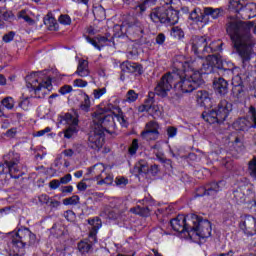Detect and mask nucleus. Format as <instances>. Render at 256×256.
Masks as SVG:
<instances>
[{
	"label": "nucleus",
	"mask_w": 256,
	"mask_h": 256,
	"mask_svg": "<svg viewBox=\"0 0 256 256\" xmlns=\"http://www.w3.org/2000/svg\"><path fill=\"white\" fill-rule=\"evenodd\" d=\"M174 66L181 69L184 79L188 81H197V79H200L201 83L197 86V89L205 83L203 75L218 73V75H222L223 77H229V75H235V71L239 69L230 60H223L217 54L208 55L206 60L202 62L200 70L195 60H185L183 56H177L174 59Z\"/></svg>",
	"instance_id": "nucleus-1"
},
{
	"label": "nucleus",
	"mask_w": 256,
	"mask_h": 256,
	"mask_svg": "<svg viewBox=\"0 0 256 256\" xmlns=\"http://www.w3.org/2000/svg\"><path fill=\"white\" fill-rule=\"evenodd\" d=\"M201 85V79L186 80L183 70L180 67L174 68L171 72H167L162 76L154 92H149L144 104L140 106L141 112L151 113L155 109V95L158 97H167L169 91L174 88L177 93H193L197 87Z\"/></svg>",
	"instance_id": "nucleus-2"
},
{
	"label": "nucleus",
	"mask_w": 256,
	"mask_h": 256,
	"mask_svg": "<svg viewBox=\"0 0 256 256\" xmlns=\"http://www.w3.org/2000/svg\"><path fill=\"white\" fill-rule=\"evenodd\" d=\"M253 22L230 21L226 24V33L230 37L235 53L242 61V67L251 63L253 42L251 41Z\"/></svg>",
	"instance_id": "nucleus-3"
},
{
	"label": "nucleus",
	"mask_w": 256,
	"mask_h": 256,
	"mask_svg": "<svg viewBox=\"0 0 256 256\" xmlns=\"http://www.w3.org/2000/svg\"><path fill=\"white\" fill-rule=\"evenodd\" d=\"M170 226L176 233L185 235L190 239H193L194 235L199 239H209L213 232L211 221L195 213L179 214L176 218L170 220Z\"/></svg>",
	"instance_id": "nucleus-4"
},
{
	"label": "nucleus",
	"mask_w": 256,
	"mask_h": 256,
	"mask_svg": "<svg viewBox=\"0 0 256 256\" xmlns=\"http://www.w3.org/2000/svg\"><path fill=\"white\" fill-rule=\"evenodd\" d=\"M94 129L89 133L88 146L94 151H101L105 143V133L113 135L115 131V116L114 112L108 114H97L95 113Z\"/></svg>",
	"instance_id": "nucleus-5"
},
{
	"label": "nucleus",
	"mask_w": 256,
	"mask_h": 256,
	"mask_svg": "<svg viewBox=\"0 0 256 256\" xmlns=\"http://www.w3.org/2000/svg\"><path fill=\"white\" fill-rule=\"evenodd\" d=\"M162 6L153 8L149 14L150 21L155 25H177L179 23V10H175L173 0H160Z\"/></svg>",
	"instance_id": "nucleus-6"
},
{
	"label": "nucleus",
	"mask_w": 256,
	"mask_h": 256,
	"mask_svg": "<svg viewBox=\"0 0 256 256\" xmlns=\"http://www.w3.org/2000/svg\"><path fill=\"white\" fill-rule=\"evenodd\" d=\"M11 243L14 254L10 256H23L25 255V246L37 247L39 240H37V235L31 232V229L21 226L15 234V237L12 238Z\"/></svg>",
	"instance_id": "nucleus-7"
},
{
	"label": "nucleus",
	"mask_w": 256,
	"mask_h": 256,
	"mask_svg": "<svg viewBox=\"0 0 256 256\" xmlns=\"http://www.w3.org/2000/svg\"><path fill=\"white\" fill-rule=\"evenodd\" d=\"M231 111H233V104L227 100H221L214 108L204 111L201 117L209 125H223Z\"/></svg>",
	"instance_id": "nucleus-8"
},
{
	"label": "nucleus",
	"mask_w": 256,
	"mask_h": 256,
	"mask_svg": "<svg viewBox=\"0 0 256 256\" xmlns=\"http://www.w3.org/2000/svg\"><path fill=\"white\" fill-rule=\"evenodd\" d=\"M246 0H230L228 9L231 13L239 15L240 19L249 21L256 17V3L250 2L245 4Z\"/></svg>",
	"instance_id": "nucleus-9"
},
{
	"label": "nucleus",
	"mask_w": 256,
	"mask_h": 256,
	"mask_svg": "<svg viewBox=\"0 0 256 256\" xmlns=\"http://www.w3.org/2000/svg\"><path fill=\"white\" fill-rule=\"evenodd\" d=\"M226 185L227 181L225 180L209 182L205 186L196 188L194 199H197V197H216L217 193L223 191Z\"/></svg>",
	"instance_id": "nucleus-10"
},
{
	"label": "nucleus",
	"mask_w": 256,
	"mask_h": 256,
	"mask_svg": "<svg viewBox=\"0 0 256 256\" xmlns=\"http://www.w3.org/2000/svg\"><path fill=\"white\" fill-rule=\"evenodd\" d=\"M4 165L8 169L9 175L12 179H20L23 177V172L19 170V163L21 161V155L17 152H9L4 156Z\"/></svg>",
	"instance_id": "nucleus-11"
},
{
	"label": "nucleus",
	"mask_w": 256,
	"mask_h": 256,
	"mask_svg": "<svg viewBox=\"0 0 256 256\" xmlns=\"http://www.w3.org/2000/svg\"><path fill=\"white\" fill-rule=\"evenodd\" d=\"M250 197H255V191H253V186L249 184H240L232 192V200L237 205H243L249 203Z\"/></svg>",
	"instance_id": "nucleus-12"
},
{
	"label": "nucleus",
	"mask_w": 256,
	"mask_h": 256,
	"mask_svg": "<svg viewBox=\"0 0 256 256\" xmlns=\"http://www.w3.org/2000/svg\"><path fill=\"white\" fill-rule=\"evenodd\" d=\"M27 87L30 91H34L36 99H41L42 91L45 89L51 91V87H53V78L51 76H48L45 80L33 78L32 83H28Z\"/></svg>",
	"instance_id": "nucleus-13"
},
{
	"label": "nucleus",
	"mask_w": 256,
	"mask_h": 256,
	"mask_svg": "<svg viewBox=\"0 0 256 256\" xmlns=\"http://www.w3.org/2000/svg\"><path fill=\"white\" fill-rule=\"evenodd\" d=\"M243 233L247 235V237H253L256 235V218L252 215H245L241 217V221L239 224Z\"/></svg>",
	"instance_id": "nucleus-14"
},
{
	"label": "nucleus",
	"mask_w": 256,
	"mask_h": 256,
	"mask_svg": "<svg viewBox=\"0 0 256 256\" xmlns=\"http://www.w3.org/2000/svg\"><path fill=\"white\" fill-rule=\"evenodd\" d=\"M191 41L193 53L197 55V57H200V59H203L202 55L207 53V38L205 36H194Z\"/></svg>",
	"instance_id": "nucleus-15"
},
{
	"label": "nucleus",
	"mask_w": 256,
	"mask_h": 256,
	"mask_svg": "<svg viewBox=\"0 0 256 256\" xmlns=\"http://www.w3.org/2000/svg\"><path fill=\"white\" fill-rule=\"evenodd\" d=\"M141 137L147 141H156V139H159V123L155 121L146 123V129L141 132Z\"/></svg>",
	"instance_id": "nucleus-16"
},
{
	"label": "nucleus",
	"mask_w": 256,
	"mask_h": 256,
	"mask_svg": "<svg viewBox=\"0 0 256 256\" xmlns=\"http://www.w3.org/2000/svg\"><path fill=\"white\" fill-rule=\"evenodd\" d=\"M120 69L122 73H131L135 77H141L145 70L143 69V64L137 62L125 61L120 64Z\"/></svg>",
	"instance_id": "nucleus-17"
},
{
	"label": "nucleus",
	"mask_w": 256,
	"mask_h": 256,
	"mask_svg": "<svg viewBox=\"0 0 256 256\" xmlns=\"http://www.w3.org/2000/svg\"><path fill=\"white\" fill-rule=\"evenodd\" d=\"M88 225L91 226L89 229L88 238L91 239L92 243H97V233L99 229L103 227V222L99 216H95L86 220Z\"/></svg>",
	"instance_id": "nucleus-18"
},
{
	"label": "nucleus",
	"mask_w": 256,
	"mask_h": 256,
	"mask_svg": "<svg viewBox=\"0 0 256 256\" xmlns=\"http://www.w3.org/2000/svg\"><path fill=\"white\" fill-rule=\"evenodd\" d=\"M213 89L216 95H220V97H225V95L229 93V81L221 76L215 77L213 80Z\"/></svg>",
	"instance_id": "nucleus-19"
},
{
	"label": "nucleus",
	"mask_w": 256,
	"mask_h": 256,
	"mask_svg": "<svg viewBox=\"0 0 256 256\" xmlns=\"http://www.w3.org/2000/svg\"><path fill=\"white\" fill-rule=\"evenodd\" d=\"M189 19L194 25H199L201 23L203 27V25L207 24V19H205V10L203 11L199 7L192 10L189 15Z\"/></svg>",
	"instance_id": "nucleus-20"
},
{
	"label": "nucleus",
	"mask_w": 256,
	"mask_h": 256,
	"mask_svg": "<svg viewBox=\"0 0 256 256\" xmlns=\"http://www.w3.org/2000/svg\"><path fill=\"white\" fill-rule=\"evenodd\" d=\"M204 15L207 23V20L209 19L207 17H211L212 19H219V17H223V15H225V10L223 8L206 7L204 8Z\"/></svg>",
	"instance_id": "nucleus-21"
},
{
	"label": "nucleus",
	"mask_w": 256,
	"mask_h": 256,
	"mask_svg": "<svg viewBox=\"0 0 256 256\" xmlns=\"http://www.w3.org/2000/svg\"><path fill=\"white\" fill-rule=\"evenodd\" d=\"M58 121L61 125H79V118L73 116V114L67 112L58 117Z\"/></svg>",
	"instance_id": "nucleus-22"
},
{
	"label": "nucleus",
	"mask_w": 256,
	"mask_h": 256,
	"mask_svg": "<svg viewBox=\"0 0 256 256\" xmlns=\"http://www.w3.org/2000/svg\"><path fill=\"white\" fill-rule=\"evenodd\" d=\"M89 73V61L80 59L75 75H78L79 77H89Z\"/></svg>",
	"instance_id": "nucleus-23"
},
{
	"label": "nucleus",
	"mask_w": 256,
	"mask_h": 256,
	"mask_svg": "<svg viewBox=\"0 0 256 256\" xmlns=\"http://www.w3.org/2000/svg\"><path fill=\"white\" fill-rule=\"evenodd\" d=\"M44 25H46L48 31H59V23L57 19L53 17V14L48 13L43 19Z\"/></svg>",
	"instance_id": "nucleus-24"
},
{
	"label": "nucleus",
	"mask_w": 256,
	"mask_h": 256,
	"mask_svg": "<svg viewBox=\"0 0 256 256\" xmlns=\"http://www.w3.org/2000/svg\"><path fill=\"white\" fill-rule=\"evenodd\" d=\"M1 107L7 109L8 111H13L15 109V99L11 96H6L0 102V117H3V111H1Z\"/></svg>",
	"instance_id": "nucleus-25"
},
{
	"label": "nucleus",
	"mask_w": 256,
	"mask_h": 256,
	"mask_svg": "<svg viewBox=\"0 0 256 256\" xmlns=\"http://www.w3.org/2000/svg\"><path fill=\"white\" fill-rule=\"evenodd\" d=\"M233 128L236 131H243V132H247V131H249V129H252L250 124H249V121L247 120L246 117L239 118L238 120H236L233 123Z\"/></svg>",
	"instance_id": "nucleus-26"
},
{
	"label": "nucleus",
	"mask_w": 256,
	"mask_h": 256,
	"mask_svg": "<svg viewBox=\"0 0 256 256\" xmlns=\"http://www.w3.org/2000/svg\"><path fill=\"white\" fill-rule=\"evenodd\" d=\"M246 120L250 125L251 129H256V108L255 106H250L246 114Z\"/></svg>",
	"instance_id": "nucleus-27"
},
{
	"label": "nucleus",
	"mask_w": 256,
	"mask_h": 256,
	"mask_svg": "<svg viewBox=\"0 0 256 256\" xmlns=\"http://www.w3.org/2000/svg\"><path fill=\"white\" fill-rule=\"evenodd\" d=\"M223 51V42L221 40L211 42L207 48L206 53H221Z\"/></svg>",
	"instance_id": "nucleus-28"
},
{
	"label": "nucleus",
	"mask_w": 256,
	"mask_h": 256,
	"mask_svg": "<svg viewBox=\"0 0 256 256\" xmlns=\"http://www.w3.org/2000/svg\"><path fill=\"white\" fill-rule=\"evenodd\" d=\"M170 36L176 41H183L185 39V31L179 26H173L170 30Z\"/></svg>",
	"instance_id": "nucleus-29"
},
{
	"label": "nucleus",
	"mask_w": 256,
	"mask_h": 256,
	"mask_svg": "<svg viewBox=\"0 0 256 256\" xmlns=\"http://www.w3.org/2000/svg\"><path fill=\"white\" fill-rule=\"evenodd\" d=\"M211 101V98H209V93L207 91H198L197 93V102L200 103L202 107H207V103Z\"/></svg>",
	"instance_id": "nucleus-30"
},
{
	"label": "nucleus",
	"mask_w": 256,
	"mask_h": 256,
	"mask_svg": "<svg viewBox=\"0 0 256 256\" xmlns=\"http://www.w3.org/2000/svg\"><path fill=\"white\" fill-rule=\"evenodd\" d=\"M78 251H80V253L85 254V253H89V251H91V249H93V244L89 243L88 239L85 240H81L78 243Z\"/></svg>",
	"instance_id": "nucleus-31"
},
{
	"label": "nucleus",
	"mask_w": 256,
	"mask_h": 256,
	"mask_svg": "<svg viewBox=\"0 0 256 256\" xmlns=\"http://www.w3.org/2000/svg\"><path fill=\"white\" fill-rule=\"evenodd\" d=\"M78 125H71L63 131L64 139H73L79 133Z\"/></svg>",
	"instance_id": "nucleus-32"
},
{
	"label": "nucleus",
	"mask_w": 256,
	"mask_h": 256,
	"mask_svg": "<svg viewBox=\"0 0 256 256\" xmlns=\"http://www.w3.org/2000/svg\"><path fill=\"white\" fill-rule=\"evenodd\" d=\"M106 219L109 221H117L121 217V211L114 210L113 208L105 211Z\"/></svg>",
	"instance_id": "nucleus-33"
},
{
	"label": "nucleus",
	"mask_w": 256,
	"mask_h": 256,
	"mask_svg": "<svg viewBox=\"0 0 256 256\" xmlns=\"http://www.w3.org/2000/svg\"><path fill=\"white\" fill-rule=\"evenodd\" d=\"M147 171H149V166L141 162L134 166V173H138V175H147Z\"/></svg>",
	"instance_id": "nucleus-34"
},
{
	"label": "nucleus",
	"mask_w": 256,
	"mask_h": 256,
	"mask_svg": "<svg viewBox=\"0 0 256 256\" xmlns=\"http://www.w3.org/2000/svg\"><path fill=\"white\" fill-rule=\"evenodd\" d=\"M80 109L86 113H89L91 109V98L89 95L84 94V101L80 104Z\"/></svg>",
	"instance_id": "nucleus-35"
},
{
	"label": "nucleus",
	"mask_w": 256,
	"mask_h": 256,
	"mask_svg": "<svg viewBox=\"0 0 256 256\" xmlns=\"http://www.w3.org/2000/svg\"><path fill=\"white\" fill-rule=\"evenodd\" d=\"M130 31H133V33L136 34L137 37H143V35H145V29L141 24H134L130 26Z\"/></svg>",
	"instance_id": "nucleus-36"
},
{
	"label": "nucleus",
	"mask_w": 256,
	"mask_h": 256,
	"mask_svg": "<svg viewBox=\"0 0 256 256\" xmlns=\"http://www.w3.org/2000/svg\"><path fill=\"white\" fill-rule=\"evenodd\" d=\"M110 207L115 211H121V209H123V199H120V198L113 199L112 201H110Z\"/></svg>",
	"instance_id": "nucleus-37"
},
{
	"label": "nucleus",
	"mask_w": 256,
	"mask_h": 256,
	"mask_svg": "<svg viewBox=\"0 0 256 256\" xmlns=\"http://www.w3.org/2000/svg\"><path fill=\"white\" fill-rule=\"evenodd\" d=\"M96 39L98 41V45L101 47V51L103 50V47L107 45V43L113 42V37L109 39L107 36L97 35Z\"/></svg>",
	"instance_id": "nucleus-38"
},
{
	"label": "nucleus",
	"mask_w": 256,
	"mask_h": 256,
	"mask_svg": "<svg viewBox=\"0 0 256 256\" xmlns=\"http://www.w3.org/2000/svg\"><path fill=\"white\" fill-rule=\"evenodd\" d=\"M84 39L87 41V43L92 45V47L94 49H97V51H101V46L99 45V42L97 41V36H95L94 38H91V36L84 35Z\"/></svg>",
	"instance_id": "nucleus-39"
},
{
	"label": "nucleus",
	"mask_w": 256,
	"mask_h": 256,
	"mask_svg": "<svg viewBox=\"0 0 256 256\" xmlns=\"http://www.w3.org/2000/svg\"><path fill=\"white\" fill-rule=\"evenodd\" d=\"M18 107L23 111H29V109H31V98H22V101L19 102Z\"/></svg>",
	"instance_id": "nucleus-40"
},
{
	"label": "nucleus",
	"mask_w": 256,
	"mask_h": 256,
	"mask_svg": "<svg viewBox=\"0 0 256 256\" xmlns=\"http://www.w3.org/2000/svg\"><path fill=\"white\" fill-rule=\"evenodd\" d=\"M80 198L78 195H73L69 198H65L63 200V205L69 206V205H79Z\"/></svg>",
	"instance_id": "nucleus-41"
},
{
	"label": "nucleus",
	"mask_w": 256,
	"mask_h": 256,
	"mask_svg": "<svg viewBox=\"0 0 256 256\" xmlns=\"http://www.w3.org/2000/svg\"><path fill=\"white\" fill-rule=\"evenodd\" d=\"M139 150V140L138 139H133L132 143L128 149L129 155H137V151Z\"/></svg>",
	"instance_id": "nucleus-42"
},
{
	"label": "nucleus",
	"mask_w": 256,
	"mask_h": 256,
	"mask_svg": "<svg viewBox=\"0 0 256 256\" xmlns=\"http://www.w3.org/2000/svg\"><path fill=\"white\" fill-rule=\"evenodd\" d=\"M139 99V94L135 92V90H129L126 94V101L128 103H135Z\"/></svg>",
	"instance_id": "nucleus-43"
},
{
	"label": "nucleus",
	"mask_w": 256,
	"mask_h": 256,
	"mask_svg": "<svg viewBox=\"0 0 256 256\" xmlns=\"http://www.w3.org/2000/svg\"><path fill=\"white\" fill-rule=\"evenodd\" d=\"M93 13L95 17H99L100 19H105L106 17L105 8H103L101 5H99L98 7H95L93 9Z\"/></svg>",
	"instance_id": "nucleus-44"
},
{
	"label": "nucleus",
	"mask_w": 256,
	"mask_h": 256,
	"mask_svg": "<svg viewBox=\"0 0 256 256\" xmlns=\"http://www.w3.org/2000/svg\"><path fill=\"white\" fill-rule=\"evenodd\" d=\"M232 93H233L234 97L239 99L241 97V95H243V85H241V84L234 85L232 88Z\"/></svg>",
	"instance_id": "nucleus-45"
},
{
	"label": "nucleus",
	"mask_w": 256,
	"mask_h": 256,
	"mask_svg": "<svg viewBox=\"0 0 256 256\" xmlns=\"http://www.w3.org/2000/svg\"><path fill=\"white\" fill-rule=\"evenodd\" d=\"M248 171H249V175L250 177H252V179H256V161H250L248 163Z\"/></svg>",
	"instance_id": "nucleus-46"
},
{
	"label": "nucleus",
	"mask_w": 256,
	"mask_h": 256,
	"mask_svg": "<svg viewBox=\"0 0 256 256\" xmlns=\"http://www.w3.org/2000/svg\"><path fill=\"white\" fill-rule=\"evenodd\" d=\"M166 133L168 139H174V137H177L178 129L175 126H168L166 129Z\"/></svg>",
	"instance_id": "nucleus-47"
},
{
	"label": "nucleus",
	"mask_w": 256,
	"mask_h": 256,
	"mask_svg": "<svg viewBox=\"0 0 256 256\" xmlns=\"http://www.w3.org/2000/svg\"><path fill=\"white\" fill-rule=\"evenodd\" d=\"M58 21L61 25H70L71 24V16H69L67 14H62V15H60Z\"/></svg>",
	"instance_id": "nucleus-48"
},
{
	"label": "nucleus",
	"mask_w": 256,
	"mask_h": 256,
	"mask_svg": "<svg viewBox=\"0 0 256 256\" xmlns=\"http://www.w3.org/2000/svg\"><path fill=\"white\" fill-rule=\"evenodd\" d=\"M98 185H113V176L108 174L104 179L98 181Z\"/></svg>",
	"instance_id": "nucleus-49"
},
{
	"label": "nucleus",
	"mask_w": 256,
	"mask_h": 256,
	"mask_svg": "<svg viewBox=\"0 0 256 256\" xmlns=\"http://www.w3.org/2000/svg\"><path fill=\"white\" fill-rule=\"evenodd\" d=\"M72 91H73V86L66 84L59 88L58 93H60V95H67Z\"/></svg>",
	"instance_id": "nucleus-50"
},
{
	"label": "nucleus",
	"mask_w": 256,
	"mask_h": 256,
	"mask_svg": "<svg viewBox=\"0 0 256 256\" xmlns=\"http://www.w3.org/2000/svg\"><path fill=\"white\" fill-rule=\"evenodd\" d=\"M107 93V88H98L93 90V96L94 99H99L102 95H105Z\"/></svg>",
	"instance_id": "nucleus-51"
},
{
	"label": "nucleus",
	"mask_w": 256,
	"mask_h": 256,
	"mask_svg": "<svg viewBox=\"0 0 256 256\" xmlns=\"http://www.w3.org/2000/svg\"><path fill=\"white\" fill-rule=\"evenodd\" d=\"M13 39H15V32L10 31L7 34H4L2 37V41L4 43H11V41H13Z\"/></svg>",
	"instance_id": "nucleus-52"
},
{
	"label": "nucleus",
	"mask_w": 256,
	"mask_h": 256,
	"mask_svg": "<svg viewBox=\"0 0 256 256\" xmlns=\"http://www.w3.org/2000/svg\"><path fill=\"white\" fill-rule=\"evenodd\" d=\"M73 85L74 87H80V89H83L89 85V82L78 78L73 81Z\"/></svg>",
	"instance_id": "nucleus-53"
},
{
	"label": "nucleus",
	"mask_w": 256,
	"mask_h": 256,
	"mask_svg": "<svg viewBox=\"0 0 256 256\" xmlns=\"http://www.w3.org/2000/svg\"><path fill=\"white\" fill-rule=\"evenodd\" d=\"M0 17L3 19V21H10V19L15 18V14H13V11H5L2 13V15H0Z\"/></svg>",
	"instance_id": "nucleus-54"
},
{
	"label": "nucleus",
	"mask_w": 256,
	"mask_h": 256,
	"mask_svg": "<svg viewBox=\"0 0 256 256\" xmlns=\"http://www.w3.org/2000/svg\"><path fill=\"white\" fill-rule=\"evenodd\" d=\"M114 118L117 119L122 127H127L128 123L127 120H125V116H123V114H114Z\"/></svg>",
	"instance_id": "nucleus-55"
},
{
	"label": "nucleus",
	"mask_w": 256,
	"mask_h": 256,
	"mask_svg": "<svg viewBox=\"0 0 256 256\" xmlns=\"http://www.w3.org/2000/svg\"><path fill=\"white\" fill-rule=\"evenodd\" d=\"M167 37L165 36L164 33H159L157 36H156V45H164L165 44V41H166Z\"/></svg>",
	"instance_id": "nucleus-56"
},
{
	"label": "nucleus",
	"mask_w": 256,
	"mask_h": 256,
	"mask_svg": "<svg viewBox=\"0 0 256 256\" xmlns=\"http://www.w3.org/2000/svg\"><path fill=\"white\" fill-rule=\"evenodd\" d=\"M64 217L67 221H73L75 219V212L73 210H67L64 212Z\"/></svg>",
	"instance_id": "nucleus-57"
},
{
	"label": "nucleus",
	"mask_w": 256,
	"mask_h": 256,
	"mask_svg": "<svg viewBox=\"0 0 256 256\" xmlns=\"http://www.w3.org/2000/svg\"><path fill=\"white\" fill-rule=\"evenodd\" d=\"M60 186H61V180L54 179V180H51L49 183L50 189H53V190L59 189Z\"/></svg>",
	"instance_id": "nucleus-58"
},
{
	"label": "nucleus",
	"mask_w": 256,
	"mask_h": 256,
	"mask_svg": "<svg viewBox=\"0 0 256 256\" xmlns=\"http://www.w3.org/2000/svg\"><path fill=\"white\" fill-rule=\"evenodd\" d=\"M46 133H51L50 127H46L43 130H39L34 134V137H43V135H45Z\"/></svg>",
	"instance_id": "nucleus-59"
},
{
	"label": "nucleus",
	"mask_w": 256,
	"mask_h": 256,
	"mask_svg": "<svg viewBox=\"0 0 256 256\" xmlns=\"http://www.w3.org/2000/svg\"><path fill=\"white\" fill-rule=\"evenodd\" d=\"M71 179H73V176L66 174L64 177L60 178V183L61 185H67V183H70Z\"/></svg>",
	"instance_id": "nucleus-60"
},
{
	"label": "nucleus",
	"mask_w": 256,
	"mask_h": 256,
	"mask_svg": "<svg viewBox=\"0 0 256 256\" xmlns=\"http://www.w3.org/2000/svg\"><path fill=\"white\" fill-rule=\"evenodd\" d=\"M39 201H40V203L47 205L49 203V201H51V197H49V195H47V194H42L39 197Z\"/></svg>",
	"instance_id": "nucleus-61"
},
{
	"label": "nucleus",
	"mask_w": 256,
	"mask_h": 256,
	"mask_svg": "<svg viewBox=\"0 0 256 256\" xmlns=\"http://www.w3.org/2000/svg\"><path fill=\"white\" fill-rule=\"evenodd\" d=\"M115 183H116V185H118V186L127 185V184L129 183V180L126 179L125 177L116 178Z\"/></svg>",
	"instance_id": "nucleus-62"
},
{
	"label": "nucleus",
	"mask_w": 256,
	"mask_h": 256,
	"mask_svg": "<svg viewBox=\"0 0 256 256\" xmlns=\"http://www.w3.org/2000/svg\"><path fill=\"white\" fill-rule=\"evenodd\" d=\"M2 175H9V169H6L5 165L0 163V177H2Z\"/></svg>",
	"instance_id": "nucleus-63"
},
{
	"label": "nucleus",
	"mask_w": 256,
	"mask_h": 256,
	"mask_svg": "<svg viewBox=\"0 0 256 256\" xmlns=\"http://www.w3.org/2000/svg\"><path fill=\"white\" fill-rule=\"evenodd\" d=\"M78 191H87V183L85 182H79L77 184Z\"/></svg>",
	"instance_id": "nucleus-64"
}]
</instances>
